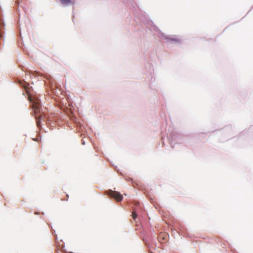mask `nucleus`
Here are the masks:
<instances>
[{"instance_id": "f257e3e1", "label": "nucleus", "mask_w": 253, "mask_h": 253, "mask_svg": "<svg viewBox=\"0 0 253 253\" xmlns=\"http://www.w3.org/2000/svg\"><path fill=\"white\" fill-rule=\"evenodd\" d=\"M28 84L25 83L23 84L26 93L28 95L29 100L32 103V109L34 110L35 115V118L37 120V125L38 126H41L40 120L42 119L43 116L41 113V104L39 98L36 95H33L30 94L29 89L28 87Z\"/></svg>"}, {"instance_id": "f03ea898", "label": "nucleus", "mask_w": 253, "mask_h": 253, "mask_svg": "<svg viewBox=\"0 0 253 253\" xmlns=\"http://www.w3.org/2000/svg\"><path fill=\"white\" fill-rule=\"evenodd\" d=\"M107 194L114 198L117 202H120L123 199V196L117 191L109 190L108 191Z\"/></svg>"}, {"instance_id": "7ed1b4c3", "label": "nucleus", "mask_w": 253, "mask_h": 253, "mask_svg": "<svg viewBox=\"0 0 253 253\" xmlns=\"http://www.w3.org/2000/svg\"><path fill=\"white\" fill-rule=\"evenodd\" d=\"M168 234L166 232H161L158 236L159 241L161 243H165L168 241Z\"/></svg>"}, {"instance_id": "20e7f679", "label": "nucleus", "mask_w": 253, "mask_h": 253, "mask_svg": "<svg viewBox=\"0 0 253 253\" xmlns=\"http://www.w3.org/2000/svg\"><path fill=\"white\" fill-rule=\"evenodd\" d=\"M61 2L64 5H68L74 4V0H60Z\"/></svg>"}, {"instance_id": "39448f33", "label": "nucleus", "mask_w": 253, "mask_h": 253, "mask_svg": "<svg viewBox=\"0 0 253 253\" xmlns=\"http://www.w3.org/2000/svg\"><path fill=\"white\" fill-rule=\"evenodd\" d=\"M132 217L134 220H135L137 217V214L135 212H132L131 214Z\"/></svg>"}, {"instance_id": "423d86ee", "label": "nucleus", "mask_w": 253, "mask_h": 253, "mask_svg": "<svg viewBox=\"0 0 253 253\" xmlns=\"http://www.w3.org/2000/svg\"><path fill=\"white\" fill-rule=\"evenodd\" d=\"M20 84H22V82H19Z\"/></svg>"}]
</instances>
